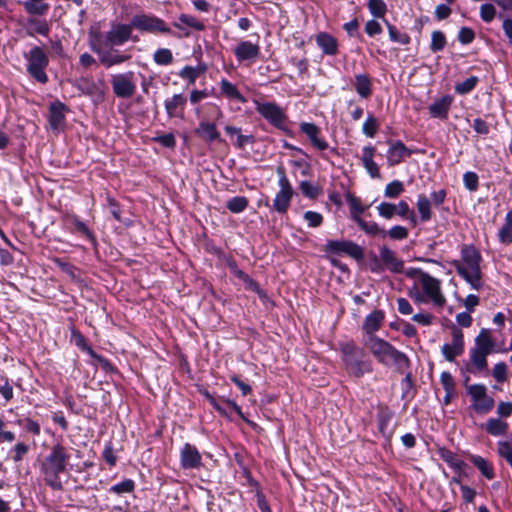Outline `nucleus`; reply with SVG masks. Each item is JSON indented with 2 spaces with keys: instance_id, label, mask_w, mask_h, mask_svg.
Masks as SVG:
<instances>
[{
  "instance_id": "nucleus-46",
  "label": "nucleus",
  "mask_w": 512,
  "mask_h": 512,
  "mask_svg": "<svg viewBox=\"0 0 512 512\" xmlns=\"http://www.w3.org/2000/svg\"><path fill=\"white\" fill-rule=\"evenodd\" d=\"M227 266L230 272L238 279L249 283L254 289L257 288L256 282H254L246 273L239 269L235 260L231 259L227 261Z\"/></svg>"
},
{
  "instance_id": "nucleus-16",
  "label": "nucleus",
  "mask_w": 512,
  "mask_h": 512,
  "mask_svg": "<svg viewBox=\"0 0 512 512\" xmlns=\"http://www.w3.org/2000/svg\"><path fill=\"white\" fill-rule=\"evenodd\" d=\"M411 154L412 150L407 148L402 141L390 142L386 155L388 166L392 167L400 164L406 157H410Z\"/></svg>"
},
{
  "instance_id": "nucleus-55",
  "label": "nucleus",
  "mask_w": 512,
  "mask_h": 512,
  "mask_svg": "<svg viewBox=\"0 0 512 512\" xmlns=\"http://www.w3.org/2000/svg\"><path fill=\"white\" fill-rule=\"evenodd\" d=\"M377 119L373 115H369L363 124L362 131L368 137H374L378 130Z\"/></svg>"
},
{
  "instance_id": "nucleus-24",
  "label": "nucleus",
  "mask_w": 512,
  "mask_h": 512,
  "mask_svg": "<svg viewBox=\"0 0 512 512\" xmlns=\"http://www.w3.org/2000/svg\"><path fill=\"white\" fill-rule=\"evenodd\" d=\"M489 354L483 351L472 348L470 351V364L467 365L466 371L472 374H477L487 370L488 362L487 356Z\"/></svg>"
},
{
  "instance_id": "nucleus-11",
  "label": "nucleus",
  "mask_w": 512,
  "mask_h": 512,
  "mask_svg": "<svg viewBox=\"0 0 512 512\" xmlns=\"http://www.w3.org/2000/svg\"><path fill=\"white\" fill-rule=\"evenodd\" d=\"M132 22L130 24H117L105 35V44L109 47L120 46L127 42L132 36Z\"/></svg>"
},
{
  "instance_id": "nucleus-30",
  "label": "nucleus",
  "mask_w": 512,
  "mask_h": 512,
  "mask_svg": "<svg viewBox=\"0 0 512 512\" xmlns=\"http://www.w3.org/2000/svg\"><path fill=\"white\" fill-rule=\"evenodd\" d=\"M50 33V26L46 20L37 18H28L26 23V34L34 37L36 34L48 36Z\"/></svg>"
},
{
  "instance_id": "nucleus-33",
  "label": "nucleus",
  "mask_w": 512,
  "mask_h": 512,
  "mask_svg": "<svg viewBox=\"0 0 512 512\" xmlns=\"http://www.w3.org/2000/svg\"><path fill=\"white\" fill-rule=\"evenodd\" d=\"M355 90L358 95L367 99L372 94V82L367 74H358L355 76Z\"/></svg>"
},
{
  "instance_id": "nucleus-52",
  "label": "nucleus",
  "mask_w": 512,
  "mask_h": 512,
  "mask_svg": "<svg viewBox=\"0 0 512 512\" xmlns=\"http://www.w3.org/2000/svg\"><path fill=\"white\" fill-rule=\"evenodd\" d=\"M403 191V183L399 180H394L386 185L384 195L387 198H397Z\"/></svg>"
},
{
  "instance_id": "nucleus-48",
  "label": "nucleus",
  "mask_w": 512,
  "mask_h": 512,
  "mask_svg": "<svg viewBox=\"0 0 512 512\" xmlns=\"http://www.w3.org/2000/svg\"><path fill=\"white\" fill-rule=\"evenodd\" d=\"M370 13L377 18H384L387 12V5L383 0H368Z\"/></svg>"
},
{
  "instance_id": "nucleus-50",
  "label": "nucleus",
  "mask_w": 512,
  "mask_h": 512,
  "mask_svg": "<svg viewBox=\"0 0 512 512\" xmlns=\"http://www.w3.org/2000/svg\"><path fill=\"white\" fill-rule=\"evenodd\" d=\"M299 187L302 194L310 199H316L321 194L320 187L313 185L306 180L301 181Z\"/></svg>"
},
{
  "instance_id": "nucleus-39",
  "label": "nucleus",
  "mask_w": 512,
  "mask_h": 512,
  "mask_svg": "<svg viewBox=\"0 0 512 512\" xmlns=\"http://www.w3.org/2000/svg\"><path fill=\"white\" fill-rule=\"evenodd\" d=\"M23 7L30 15L42 16L47 13L49 4L44 3L43 0H26L23 2Z\"/></svg>"
},
{
  "instance_id": "nucleus-10",
  "label": "nucleus",
  "mask_w": 512,
  "mask_h": 512,
  "mask_svg": "<svg viewBox=\"0 0 512 512\" xmlns=\"http://www.w3.org/2000/svg\"><path fill=\"white\" fill-rule=\"evenodd\" d=\"M133 72L113 75L111 84L114 94L119 98H130L134 95L136 86L133 82Z\"/></svg>"
},
{
  "instance_id": "nucleus-61",
  "label": "nucleus",
  "mask_w": 512,
  "mask_h": 512,
  "mask_svg": "<svg viewBox=\"0 0 512 512\" xmlns=\"http://www.w3.org/2000/svg\"><path fill=\"white\" fill-rule=\"evenodd\" d=\"M394 240H403L408 237V230L404 226L396 225L386 231V236Z\"/></svg>"
},
{
  "instance_id": "nucleus-34",
  "label": "nucleus",
  "mask_w": 512,
  "mask_h": 512,
  "mask_svg": "<svg viewBox=\"0 0 512 512\" xmlns=\"http://www.w3.org/2000/svg\"><path fill=\"white\" fill-rule=\"evenodd\" d=\"M440 458L445 461L451 468L460 472L466 467V463L456 457V455L449 449L441 447L438 449Z\"/></svg>"
},
{
  "instance_id": "nucleus-23",
  "label": "nucleus",
  "mask_w": 512,
  "mask_h": 512,
  "mask_svg": "<svg viewBox=\"0 0 512 512\" xmlns=\"http://www.w3.org/2000/svg\"><path fill=\"white\" fill-rule=\"evenodd\" d=\"M454 266L456 268L457 273L465 279L473 289L479 290L482 288V272L481 269H472L468 270L464 265L455 261Z\"/></svg>"
},
{
  "instance_id": "nucleus-6",
  "label": "nucleus",
  "mask_w": 512,
  "mask_h": 512,
  "mask_svg": "<svg viewBox=\"0 0 512 512\" xmlns=\"http://www.w3.org/2000/svg\"><path fill=\"white\" fill-rule=\"evenodd\" d=\"M256 111L274 127L285 130L287 116L275 102H255Z\"/></svg>"
},
{
  "instance_id": "nucleus-27",
  "label": "nucleus",
  "mask_w": 512,
  "mask_h": 512,
  "mask_svg": "<svg viewBox=\"0 0 512 512\" xmlns=\"http://www.w3.org/2000/svg\"><path fill=\"white\" fill-rule=\"evenodd\" d=\"M452 104V97L449 95L443 96L441 99L433 102L429 106V113L433 118L446 119Z\"/></svg>"
},
{
  "instance_id": "nucleus-14",
  "label": "nucleus",
  "mask_w": 512,
  "mask_h": 512,
  "mask_svg": "<svg viewBox=\"0 0 512 512\" xmlns=\"http://www.w3.org/2000/svg\"><path fill=\"white\" fill-rule=\"evenodd\" d=\"M92 50L99 56L100 63L106 68L122 64L131 58L130 55L120 54L119 51L114 50L113 47H110L108 50H104L93 46Z\"/></svg>"
},
{
  "instance_id": "nucleus-5",
  "label": "nucleus",
  "mask_w": 512,
  "mask_h": 512,
  "mask_svg": "<svg viewBox=\"0 0 512 512\" xmlns=\"http://www.w3.org/2000/svg\"><path fill=\"white\" fill-rule=\"evenodd\" d=\"M327 257L349 256L357 261L364 257L363 248L351 240H327L323 247Z\"/></svg>"
},
{
  "instance_id": "nucleus-37",
  "label": "nucleus",
  "mask_w": 512,
  "mask_h": 512,
  "mask_svg": "<svg viewBox=\"0 0 512 512\" xmlns=\"http://www.w3.org/2000/svg\"><path fill=\"white\" fill-rule=\"evenodd\" d=\"M353 220L365 233L369 235H381L382 237L386 236V230L380 228L376 222H366L358 215H353Z\"/></svg>"
},
{
  "instance_id": "nucleus-32",
  "label": "nucleus",
  "mask_w": 512,
  "mask_h": 512,
  "mask_svg": "<svg viewBox=\"0 0 512 512\" xmlns=\"http://www.w3.org/2000/svg\"><path fill=\"white\" fill-rule=\"evenodd\" d=\"M494 345L490 330L483 328L475 338V346L473 348L491 354L494 350Z\"/></svg>"
},
{
  "instance_id": "nucleus-19",
  "label": "nucleus",
  "mask_w": 512,
  "mask_h": 512,
  "mask_svg": "<svg viewBox=\"0 0 512 512\" xmlns=\"http://www.w3.org/2000/svg\"><path fill=\"white\" fill-rule=\"evenodd\" d=\"M234 55L239 62L254 61L260 55V46L250 41H241L234 48Z\"/></svg>"
},
{
  "instance_id": "nucleus-35",
  "label": "nucleus",
  "mask_w": 512,
  "mask_h": 512,
  "mask_svg": "<svg viewBox=\"0 0 512 512\" xmlns=\"http://www.w3.org/2000/svg\"><path fill=\"white\" fill-rule=\"evenodd\" d=\"M509 425L507 422L499 418H490L485 424V430L492 436H502L508 431Z\"/></svg>"
},
{
  "instance_id": "nucleus-51",
  "label": "nucleus",
  "mask_w": 512,
  "mask_h": 512,
  "mask_svg": "<svg viewBox=\"0 0 512 512\" xmlns=\"http://www.w3.org/2000/svg\"><path fill=\"white\" fill-rule=\"evenodd\" d=\"M478 81V77L471 76L464 80L463 82L456 84L455 91L458 94L465 95L471 92L476 87Z\"/></svg>"
},
{
  "instance_id": "nucleus-22",
  "label": "nucleus",
  "mask_w": 512,
  "mask_h": 512,
  "mask_svg": "<svg viewBox=\"0 0 512 512\" xmlns=\"http://www.w3.org/2000/svg\"><path fill=\"white\" fill-rule=\"evenodd\" d=\"M380 258L383 262L384 268L389 269L392 273H402L404 269V262L396 257L394 251L387 246L380 248Z\"/></svg>"
},
{
  "instance_id": "nucleus-8",
  "label": "nucleus",
  "mask_w": 512,
  "mask_h": 512,
  "mask_svg": "<svg viewBox=\"0 0 512 512\" xmlns=\"http://www.w3.org/2000/svg\"><path fill=\"white\" fill-rule=\"evenodd\" d=\"M132 26L140 31L148 33L171 34L172 31L164 20L146 14L135 15L132 19Z\"/></svg>"
},
{
  "instance_id": "nucleus-41",
  "label": "nucleus",
  "mask_w": 512,
  "mask_h": 512,
  "mask_svg": "<svg viewBox=\"0 0 512 512\" xmlns=\"http://www.w3.org/2000/svg\"><path fill=\"white\" fill-rule=\"evenodd\" d=\"M499 241L503 244L512 243V208L505 216V222L498 233Z\"/></svg>"
},
{
  "instance_id": "nucleus-38",
  "label": "nucleus",
  "mask_w": 512,
  "mask_h": 512,
  "mask_svg": "<svg viewBox=\"0 0 512 512\" xmlns=\"http://www.w3.org/2000/svg\"><path fill=\"white\" fill-rule=\"evenodd\" d=\"M67 222L74 226V229L85 236L93 245H96V237L87 227V225L82 222L77 216H68L66 218Z\"/></svg>"
},
{
  "instance_id": "nucleus-63",
  "label": "nucleus",
  "mask_w": 512,
  "mask_h": 512,
  "mask_svg": "<svg viewBox=\"0 0 512 512\" xmlns=\"http://www.w3.org/2000/svg\"><path fill=\"white\" fill-rule=\"evenodd\" d=\"M304 219L308 222V226L312 228L319 227L323 222V216L314 211H306L304 213Z\"/></svg>"
},
{
  "instance_id": "nucleus-45",
  "label": "nucleus",
  "mask_w": 512,
  "mask_h": 512,
  "mask_svg": "<svg viewBox=\"0 0 512 512\" xmlns=\"http://www.w3.org/2000/svg\"><path fill=\"white\" fill-rule=\"evenodd\" d=\"M153 60L158 65H170L173 62V54L168 48H159L155 51Z\"/></svg>"
},
{
  "instance_id": "nucleus-31",
  "label": "nucleus",
  "mask_w": 512,
  "mask_h": 512,
  "mask_svg": "<svg viewBox=\"0 0 512 512\" xmlns=\"http://www.w3.org/2000/svg\"><path fill=\"white\" fill-rule=\"evenodd\" d=\"M195 132L207 142L222 141L214 123L201 122Z\"/></svg>"
},
{
  "instance_id": "nucleus-60",
  "label": "nucleus",
  "mask_w": 512,
  "mask_h": 512,
  "mask_svg": "<svg viewBox=\"0 0 512 512\" xmlns=\"http://www.w3.org/2000/svg\"><path fill=\"white\" fill-rule=\"evenodd\" d=\"M495 14H496V10L492 4L485 3V4L481 5L480 17L484 22L490 23L494 19Z\"/></svg>"
},
{
  "instance_id": "nucleus-2",
  "label": "nucleus",
  "mask_w": 512,
  "mask_h": 512,
  "mask_svg": "<svg viewBox=\"0 0 512 512\" xmlns=\"http://www.w3.org/2000/svg\"><path fill=\"white\" fill-rule=\"evenodd\" d=\"M70 454L62 444H55L41 464V472L48 486L54 490H62L60 474L67 470Z\"/></svg>"
},
{
  "instance_id": "nucleus-13",
  "label": "nucleus",
  "mask_w": 512,
  "mask_h": 512,
  "mask_svg": "<svg viewBox=\"0 0 512 512\" xmlns=\"http://www.w3.org/2000/svg\"><path fill=\"white\" fill-rule=\"evenodd\" d=\"M451 333L452 343L442 346V353L449 362H453L455 358L460 356L464 351L463 332L456 326H453Z\"/></svg>"
},
{
  "instance_id": "nucleus-15",
  "label": "nucleus",
  "mask_w": 512,
  "mask_h": 512,
  "mask_svg": "<svg viewBox=\"0 0 512 512\" xmlns=\"http://www.w3.org/2000/svg\"><path fill=\"white\" fill-rule=\"evenodd\" d=\"M299 129L317 150L324 151L329 147L327 141L321 137V129L316 124L302 122Z\"/></svg>"
},
{
  "instance_id": "nucleus-18",
  "label": "nucleus",
  "mask_w": 512,
  "mask_h": 512,
  "mask_svg": "<svg viewBox=\"0 0 512 512\" xmlns=\"http://www.w3.org/2000/svg\"><path fill=\"white\" fill-rule=\"evenodd\" d=\"M68 107L60 102H52L49 106V124L53 130H59L65 125V114L68 111Z\"/></svg>"
},
{
  "instance_id": "nucleus-9",
  "label": "nucleus",
  "mask_w": 512,
  "mask_h": 512,
  "mask_svg": "<svg viewBox=\"0 0 512 512\" xmlns=\"http://www.w3.org/2000/svg\"><path fill=\"white\" fill-rule=\"evenodd\" d=\"M423 293L428 297L435 306L443 307L446 303V298L441 290V281L430 274H423L420 280Z\"/></svg>"
},
{
  "instance_id": "nucleus-25",
  "label": "nucleus",
  "mask_w": 512,
  "mask_h": 512,
  "mask_svg": "<svg viewBox=\"0 0 512 512\" xmlns=\"http://www.w3.org/2000/svg\"><path fill=\"white\" fill-rule=\"evenodd\" d=\"M315 40L324 54L334 56L338 53V41L331 34L320 32L316 35Z\"/></svg>"
},
{
  "instance_id": "nucleus-57",
  "label": "nucleus",
  "mask_w": 512,
  "mask_h": 512,
  "mask_svg": "<svg viewBox=\"0 0 512 512\" xmlns=\"http://www.w3.org/2000/svg\"><path fill=\"white\" fill-rule=\"evenodd\" d=\"M72 339L75 344L82 350L87 351L90 355H94V351L86 342L85 337L76 329L71 331Z\"/></svg>"
},
{
  "instance_id": "nucleus-3",
  "label": "nucleus",
  "mask_w": 512,
  "mask_h": 512,
  "mask_svg": "<svg viewBox=\"0 0 512 512\" xmlns=\"http://www.w3.org/2000/svg\"><path fill=\"white\" fill-rule=\"evenodd\" d=\"M342 362L349 375L360 378L366 373L372 372V362L367 358L366 353L354 342L340 344Z\"/></svg>"
},
{
  "instance_id": "nucleus-53",
  "label": "nucleus",
  "mask_w": 512,
  "mask_h": 512,
  "mask_svg": "<svg viewBox=\"0 0 512 512\" xmlns=\"http://www.w3.org/2000/svg\"><path fill=\"white\" fill-rule=\"evenodd\" d=\"M135 488L134 481L131 479H125L124 481L113 485L110 488V492L115 494L131 493Z\"/></svg>"
},
{
  "instance_id": "nucleus-20",
  "label": "nucleus",
  "mask_w": 512,
  "mask_h": 512,
  "mask_svg": "<svg viewBox=\"0 0 512 512\" xmlns=\"http://www.w3.org/2000/svg\"><path fill=\"white\" fill-rule=\"evenodd\" d=\"M383 320L384 312L382 310H374L368 314L362 325V329L366 334L364 338L377 337L375 333L381 328Z\"/></svg>"
},
{
  "instance_id": "nucleus-29",
  "label": "nucleus",
  "mask_w": 512,
  "mask_h": 512,
  "mask_svg": "<svg viewBox=\"0 0 512 512\" xmlns=\"http://www.w3.org/2000/svg\"><path fill=\"white\" fill-rule=\"evenodd\" d=\"M220 95L228 100L245 103L247 100L238 90V88L228 81L226 78L221 79L220 83Z\"/></svg>"
},
{
  "instance_id": "nucleus-4",
  "label": "nucleus",
  "mask_w": 512,
  "mask_h": 512,
  "mask_svg": "<svg viewBox=\"0 0 512 512\" xmlns=\"http://www.w3.org/2000/svg\"><path fill=\"white\" fill-rule=\"evenodd\" d=\"M27 73L38 83L46 84L49 77L46 68L49 65V56L41 46H33L29 51L24 52Z\"/></svg>"
},
{
  "instance_id": "nucleus-17",
  "label": "nucleus",
  "mask_w": 512,
  "mask_h": 512,
  "mask_svg": "<svg viewBox=\"0 0 512 512\" xmlns=\"http://www.w3.org/2000/svg\"><path fill=\"white\" fill-rule=\"evenodd\" d=\"M187 104V98L184 94H174L171 98L164 101L166 113L169 118H184V110Z\"/></svg>"
},
{
  "instance_id": "nucleus-26",
  "label": "nucleus",
  "mask_w": 512,
  "mask_h": 512,
  "mask_svg": "<svg viewBox=\"0 0 512 512\" xmlns=\"http://www.w3.org/2000/svg\"><path fill=\"white\" fill-rule=\"evenodd\" d=\"M362 164L365 167L367 173L372 178H380V170L376 162L373 160L374 154H375V148L373 146H365L362 149Z\"/></svg>"
},
{
  "instance_id": "nucleus-64",
  "label": "nucleus",
  "mask_w": 512,
  "mask_h": 512,
  "mask_svg": "<svg viewBox=\"0 0 512 512\" xmlns=\"http://www.w3.org/2000/svg\"><path fill=\"white\" fill-rule=\"evenodd\" d=\"M475 38L474 31L469 27H462L458 32V41L461 44L467 45L473 42Z\"/></svg>"
},
{
  "instance_id": "nucleus-47",
  "label": "nucleus",
  "mask_w": 512,
  "mask_h": 512,
  "mask_svg": "<svg viewBox=\"0 0 512 512\" xmlns=\"http://www.w3.org/2000/svg\"><path fill=\"white\" fill-rule=\"evenodd\" d=\"M386 26L389 32V38L392 42H397L403 45H406L410 42V37L406 33H400L396 27L390 24L388 21H385Z\"/></svg>"
},
{
  "instance_id": "nucleus-36",
  "label": "nucleus",
  "mask_w": 512,
  "mask_h": 512,
  "mask_svg": "<svg viewBox=\"0 0 512 512\" xmlns=\"http://www.w3.org/2000/svg\"><path fill=\"white\" fill-rule=\"evenodd\" d=\"M469 460L478 468L481 474L487 479H493L495 477L492 465L483 457L479 455H470Z\"/></svg>"
},
{
  "instance_id": "nucleus-42",
  "label": "nucleus",
  "mask_w": 512,
  "mask_h": 512,
  "mask_svg": "<svg viewBox=\"0 0 512 512\" xmlns=\"http://www.w3.org/2000/svg\"><path fill=\"white\" fill-rule=\"evenodd\" d=\"M206 71L205 66H198V67H192V66H185L183 67L180 72L179 76L187 80L189 84H194L196 82V79L198 76Z\"/></svg>"
},
{
  "instance_id": "nucleus-58",
  "label": "nucleus",
  "mask_w": 512,
  "mask_h": 512,
  "mask_svg": "<svg viewBox=\"0 0 512 512\" xmlns=\"http://www.w3.org/2000/svg\"><path fill=\"white\" fill-rule=\"evenodd\" d=\"M377 210L380 216L391 219L396 214L397 207L395 204L382 202L377 207Z\"/></svg>"
},
{
  "instance_id": "nucleus-56",
  "label": "nucleus",
  "mask_w": 512,
  "mask_h": 512,
  "mask_svg": "<svg viewBox=\"0 0 512 512\" xmlns=\"http://www.w3.org/2000/svg\"><path fill=\"white\" fill-rule=\"evenodd\" d=\"M464 186L467 190L473 192L478 189L479 178L475 172L468 171L463 175Z\"/></svg>"
},
{
  "instance_id": "nucleus-1",
  "label": "nucleus",
  "mask_w": 512,
  "mask_h": 512,
  "mask_svg": "<svg viewBox=\"0 0 512 512\" xmlns=\"http://www.w3.org/2000/svg\"><path fill=\"white\" fill-rule=\"evenodd\" d=\"M363 344L379 363L385 366H394L399 373H405L409 369L410 360L408 356L388 341L379 337H370L364 338Z\"/></svg>"
},
{
  "instance_id": "nucleus-21",
  "label": "nucleus",
  "mask_w": 512,
  "mask_h": 512,
  "mask_svg": "<svg viewBox=\"0 0 512 512\" xmlns=\"http://www.w3.org/2000/svg\"><path fill=\"white\" fill-rule=\"evenodd\" d=\"M280 190L276 193V196L273 200V209L280 214H284L287 212L290 207V203L293 197V188L292 186H279Z\"/></svg>"
},
{
  "instance_id": "nucleus-7",
  "label": "nucleus",
  "mask_w": 512,
  "mask_h": 512,
  "mask_svg": "<svg viewBox=\"0 0 512 512\" xmlns=\"http://www.w3.org/2000/svg\"><path fill=\"white\" fill-rule=\"evenodd\" d=\"M467 392L472 399V408L476 413L486 414L494 407V399L487 395L486 386L473 384L467 387Z\"/></svg>"
},
{
  "instance_id": "nucleus-49",
  "label": "nucleus",
  "mask_w": 512,
  "mask_h": 512,
  "mask_svg": "<svg viewBox=\"0 0 512 512\" xmlns=\"http://www.w3.org/2000/svg\"><path fill=\"white\" fill-rule=\"evenodd\" d=\"M179 22L182 24L196 30L203 31L205 30V25L202 21L198 20L196 17L189 14H180L178 17Z\"/></svg>"
},
{
  "instance_id": "nucleus-62",
  "label": "nucleus",
  "mask_w": 512,
  "mask_h": 512,
  "mask_svg": "<svg viewBox=\"0 0 512 512\" xmlns=\"http://www.w3.org/2000/svg\"><path fill=\"white\" fill-rule=\"evenodd\" d=\"M492 375L495 380L499 383L506 381L507 379V365L504 362L497 363L492 371Z\"/></svg>"
},
{
  "instance_id": "nucleus-40",
  "label": "nucleus",
  "mask_w": 512,
  "mask_h": 512,
  "mask_svg": "<svg viewBox=\"0 0 512 512\" xmlns=\"http://www.w3.org/2000/svg\"><path fill=\"white\" fill-rule=\"evenodd\" d=\"M417 209L420 214L422 222H427L432 218L431 201L424 194H420L417 197Z\"/></svg>"
},
{
  "instance_id": "nucleus-12",
  "label": "nucleus",
  "mask_w": 512,
  "mask_h": 512,
  "mask_svg": "<svg viewBox=\"0 0 512 512\" xmlns=\"http://www.w3.org/2000/svg\"><path fill=\"white\" fill-rule=\"evenodd\" d=\"M180 465L184 470L200 469L203 466L202 456L194 445H183L180 451Z\"/></svg>"
},
{
  "instance_id": "nucleus-54",
  "label": "nucleus",
  "mask_w": 512,
  "mask_h": 512,
  "mask_svg": "<svg viewBox=\"0 0 512 512\" xmlns=\"http://www.w3.org/2000/svg\"><path fill=\"white\" fill-rule=\"evenodd\" d=\"M346 199L350 205L352 217L353 215L360 216V214L364 212L365 208L361 205V201L359 198L354 196L352 193L348 192L346 193Z\"/></svg>"
},
{
  "instance_id": "nucleus-28",
  "label": "nucleus",
  "mask_w": 512,
  "mask_h": 512,
  "mask_svg": "<svg viewBox=\"0 0 512 512\" xmlns=\"http://www.w3.org/2000/svg\"><path fill=\"white\" fill-rule=\"evenodd\" d=\"M461 256L468 270L481 269V254L473 245H465L461 250Z\"/></svg>"
},
{
  "instance_id": "nucleus-59",
  "label": "nucleus",
  "mask_w": 512,
  "mask_h": 512,
  "mask_svg": "<svg viewBox=\"0 0 512 512\" xmlns=\"http://www.w3.org/2000/svg\"><path fill=\"white\" fill-rule=\"evenodd\" d=\"M498 453L501 457L505 458L506 461L512 467V445L507 441L498 442Z\"/></svg>"
},
{
  "instance_id": "nucleus-44",
  "label": "nucleus",
  "mask_w": 512,
  "mask_h": 512,
  "mask_svg": "<svg viewBox=\"0 0 512 512\" xmlns=\"http://www.w3.org/2000/svg\"><path fill=\"white\" fill-rule=\"evenodd\" d=\"M446 37L442 31L435 30L431 34V44L430 49L432 52H440L442 51L446 46Z\"/></svg>"
},
{
  "instance_id": "nucleus-43",
  "label": "nucleus",
  "mask_w": 512,
  "mask_h": 512,
  "mask_svg": "<svg viewBox=\"0 0 512 512\" xmlns=\"http://www.w3.org/2000/svg\"><path fill=\"white\" fill-rule=\"evenodd\" d=\"M248 199L244 196H235L227 201L226 207L232 213H241L248 207Z\"/></svg>"
}]
</instances>
